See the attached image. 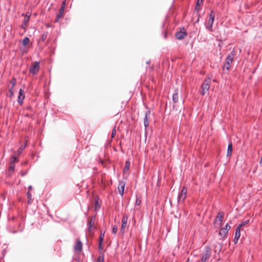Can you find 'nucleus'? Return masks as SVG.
I'll return each mask as SVG.
<instances>
[{"label": "nucleus", "instance_id": "f704fd0d", "mask_svg": "<svg viewBox=\"0 0 262 262\" xmlns=\"http://www.w3.org/2000/svg\"><path fill=\"white\" fill-rule=\"evenodd\" d=\"M9 93H10V96L11 97L13 95V89H12V88H10L9 89Z\"/></svg>", "mask_w": 262, "mask_h": 262}, {"label": "nucleus", "instance_id": "c756f323", "mask_svg": "<svg viewBox=\"0 0 262 262\" xmlns=\"http://www.w3.org/2000/svg\"><path fill=\"white\" fill-rule=\"evenodd\" d=\"M104 237V232L101 233L99 237V242L102 243Z\"/></svg>", "mask_w": 262, "mask_h": 262}, {"label": "nucleus", "instance_id": "9b49d317", "mask_svg": "<svg viewBox=\"0 0 262 262\" xmlns=\"http://www.w3.org/2000/svg\"><path fill=\"white\" fill-rule=\"evenodd\" d=\"M25 97V92L21 89H20L19 91V95L18 97V103L20 104H22Z\"/></svg>", "mask_w": 262, "mask_h": 262}, {"label": "nucleus", "instance_id": "f3484780", "mask_svg": "<svg viewBox=\"0 0 262 262\" xmlns=\"http://www.w3.org/2000/svg\"><path fill=\"white\" fill-rule=\"evenodd\" d=\"M30 19V16L26 15L24 19L23 25L21 26V27L23 29H25V26H27V23L29 22Z\"/></svg>", "mask_w": 262, "mask_h": 262}, {"label": "nucleus", "instance_id": "4c0bfd02", "mask_svg": "<svg viewBox=\"0 0 262 262\" xmlns=\"http://www.w3.org/2000/svg\"><path fill=\"white\" fill-rule=\"evenodd\" d=\"M262 163V156H261V159H260V163Z\"/></svg>", "mask_w": 262, "mask_h": 262}, {"label": "nucleus", "instance_id": "6ab92c4d", "mask_svg": "<svg viewBox=\"0 0 262 262\" xmlns=\"http://www.w3.org/2000/svg\"><path fill=\"white\" fill-rule=\"evenodd\" d=\"M129 167H130V163H129V162L128 161H126V162H125V167H124V168L123 169V172L124 173L127 172L129 170Z\"/></svg>", "mask_w": 262, "mask_h": 262}, {"label": "nucleus", "instance_id": "6e6552de", "mask_svg": "<svg viewBox=\"0 0 262 262\" xmlns=\"http://www.w3.org/2000/svg\"><path fill=\"white\" fill-rule=\"evenodd\" d=\"M230 226L228 224H227L225 225V228H222L220 230V231L219 232V235H221L222 237H224L226 235L228 231L230 230Z\"/></svg>", "mask_w": 262, "mask_h": 262}, {"label": "nucleus", "instance_id": "412c9836", "mask_svg": "<svg viewBox=\"0 0 262 262\" xmlns=\"http://www.w3.org/2000/svg\"><path fill=\"white\" fill-rule=\"evenodd\" d=\"M30 42V39L28 37H26L22 41V44L24 46H26Z\"/></svg>", "mask_w": 262, "mask_h": 262}, {"label": "nucleus", "instance_id": "5701e85b", "mask_svg": "<svg viewBox=\"0 0 262 262\" xmlns=\"http://www.w3.org/2000/svg\"><path fill=\"white\" fill-rule=\"evenodd\" d=\"M127 227V223H122L121 224V227L120 229V232L122 234H123L125 231V228Z\"/></svg>", "mask_w": 262, "mask_h": 262}, {"label": "nucleus", "instance_id": "a211bd4d", "mask_svg": "<svg viewBox=\"0 0 262 262\" xmlns=\"http://www.w3.org/2000/svg\"><path fill=\"white\" fill-rule=\"evenodd\" d=\"M232 152V144L230 143L228 146V149L227 151V156H229L231 155Z\"/></svg>", "mask_w": 262, "mask_h": 262}, {"label": "nucleus", "instance_id": "7c9ffc66", "mask_svg": "<svg viewBox=\"0 0 262 262\" xmlns=\"http://www.w3.org/2000/svg\"><path fill=\"white\" fill-rule=\"evenodd\" d=\"M118 230V227L117 225H115L113 226L112 229V232L114 233H116Z\"/></svg>", "mask_w": 262, "mask_h": 262}, {"label": "nucleus", "instance_id": "7ed1b4c3", "mask_svg": "<svg viewBox=\"0 0 262 262\" xmlns=\"http://www.w3.org/2000/svg\"><path fill=\"white\" fill-rule=\"evenodd\" d=\"M214 18L215 13L213 11H212L209 14V19L206 26V29H208L210 32L213 31L212 25L214 22Z\"/></svg>", "mask_w": 262, "mask_h": 262}, {"label": "nucleus", "instance_id": "58836bf2", "mask_svg": "<svg viewBox=\"0 0 262 262\" xmlns=\"http://www.w3.org/2000/svg\"><path fill=\"white\" fill-rule=\"evenodd\" d=\"M29 189H32V186H30V187H29Z\"/></svg>", "mask_w": 262, "mask_h": 262}, {"label": "nucleus", "instance_id": "2f4dec72", "mask_svg": "<svg viewBox=\"0 0 262 262\" xmlns=\"http://www.w3.org/2000/svg\"><path fill=\"white\" fill-rule=\"evenodd\" d=\"M15 168V165L14 164L10 163V166L9 167V170L10 171H13Z\"/></svg>", "mask_w": 262, "mask_h": 262}, {"label": "nucleus", "instance_id": "1a4fd4ad", "mask_svg": "<svg viewBox=\"0 0 262 262\" xmlns=\"http://www.w3.org/2000/svg\"><path fill=\"white\" fill-rule=\"evenodd\" d=\"M64 7H65V3L64 2L63 3L62 6L59 10V12L57 15V17L55 20V22H58L59 21V19L63 16V12L64 10Z\"/></svg>", "mask_w": 262, "mask_h": 262}, {"label": "nucleus", "instance_id": "9d476101", "mask_svg": "<svg viewBox=\"0 0 262 262\" xmlns=\"http://www.w3.org/2000/svg\"><path fill=\"white\" fill-rule=\"evenodd\" d=\"M95 222V217H92L89 221L88 223V230L89 232H91V230L93 228H94V225Z\"/></svg>", "mask_w": 262, "mask_h": 262}, {"label": "nucleus", "instance_id": "b1692460", "mask_svg": "<svg viewBox=\"0 0 262 262\" xmlns=\"http://www.w3.org/2000/svg\"><path fill=\"white\" fill-rule=\"evenodd\" d=\"M97 262H104V255L103 254L99 255L97 258Z\"/></svg>", "mask_w": 262, "mask_h": 262}, {"label": "nucleus", "instance_id": "f03ea898", "mask_svg": "<svg viewBox=\"0 0 262 262\" xmlns=\"http://www.w3.org/2000/svg\"><path fill=\"white\" fill-rule=\"evenodd\" d=\"M235 56V52L232 51L229 55L227 56L226 62L223 67L224 69H226L227 70H229L230 68V66L232 63L233 58Z\"/></svg>", "mask_w": 262, "mask_h": 262}, {"label": "nucleus", "instance_id": "e433bc0d", "mask_svg": "<svg viewBox=\"0 0 262 262\" xmlns=\"http://www.w3.org/2000/svg\"><path fill=\"white\" fill-rule=\"evenodd\" d=\"M99 250H102V243H99Z\"/></svg>", "mask_w": 262, "mask_h": 262}, {"label": "nucleus", "instance_id": "4468645a", "mask_svg": "<svg viewBox=\"0 0 262 262\" xmlns=\"http://www.w3.org/2000/svg\"><path fill=\"white\" fill-rule=\"evenodd\" d=\"M124 187H125V183L123 182H119V185L118 186V190L119 193L121 194V196H122L123 195Z\"/></svg>", "mask_w": 262, "mask_h": 262}, {"label": "nucleus", "instance_id": "a878e982", "mask_svg": "<svg viewBox=\"0 0 262 262\" xmlns=\"http://www.w3.org/2000/svg\"><path fill=\"white\" fill-rule=\"evenodd\" d=\"M128 221V216L124 214L122 219V223H127Z\"/></svg>", "mask_w": 262, "mask_h": 262}, {"label": "nucleus", "instance_id": "c9c22d12", "mask_svg": "<svg viewBox=\"0 0 262 262\" xmlns=\"http://www.w3.org/2000/svg\"><path fill=\"white\" fill-rule=\"evenodd\" d=\"M25 148V146H24V147H21L20 148H19L18 149V152H19V153H20V152L22 151V150H23Z\"/></svg>", "mask_w": 262, "mask_h": 262}, {"label": "nucleus", "instance_id": "f8f14e48", "mask_svg": "<svg viewBox=\"0 0 262 262\" xmlns=\"http://www.w3.org/2000/svg\"><path fill=\"white\" fill-rule=\"evenodd\" d=\"M150 114V111H148L145 112V117L144 119V124L145 128H147L149 126V118Z\"/></svg>", "mask_w": 262, "mask_h": 262}, {"label": "nucleus", "instance_id": "f257e3e1", "mask_svg": "<svg viewBox=\"0 0 262 262\" xmlns=\"http://www.w3.org/2000/svg\"><path fill=\"white\" fill-rule=\"evenodd\" d=\"M211 80V78L209 77L204 80V82L201 85V95H204L208 92L210 89Z\"/></svg>", "mask_w": 262, "mask_h": 262}, {"label": "nucleus", "instance_id": "ddd939ff", "mask_svg": "<svg viewBox=\"0 0 262 262\" xmlns=\"http://www.w3.org/2000/svg\"><path fill=\"white\" fill-rule=\"evenodd\" d=\"M187 35V33L185 31H181L180 32H177L176 34V37L178 39H182L185 37V36Z\"/></svg>", "mask_w": 262, "mask_h": 262}, {"label": "nucleus", "instance_id": "c85d7f7f", "mask_svg": "<svg viewBox=\"0 0 262 262\" xmlns=\"http://www.w3.org/2000/svg\"><path fill=\"white\" fill-rule=\"evenodd\" d=\"M47 32H44L41 35V39L42 41H44L47 37Z\"/></svg>", "mask_w": 262, "mask_h": 262}, {"label": "nucleus", "instance_id": "4be33fe9", "mask_svg": "<svg viewBox=\"0 0 262 262\" xmlns=\"http://www.w3.org/2000/svg\"><path fill=\"white\" fill-rule=\"evenodd\" d=\"M203 0H198L195 6V9L199 11L201 9L200 5L203 3Z\"/></svg>", "mask_w": 262, "mask_h": 262}, {"label": "nucleus", "instance_id": "dca6fc26", "mask_svg": "<svg viewBox=\"0 0 262 262\" xmlns=\"http://www.w3.org/2000/svg\"><path fill=\"white\" fill-rule=\"evenodd\" d=\"M224 216V213L223 212L220 211L218 213L217 215L216 216V220L217 219L219 220V221L220 222V226L221 225V223L223 221Z\"/></svg>", "mask_w": 262, "mask_h": 262}, {"label": "nucleus", "instance_id": "aec40b11", "mask_svg": "<svg viewBox=\"0 0 262 262\" xmlns=\"http://www.w3.org/2000/svg\"><path fill=\"white\" fill-rule=\"evenodd\" d=\"M179 96H178V93L176 91L175 93L173 94L172 96V100L174 103H176L178 101Z\"/></svg>", "mask_w": 262, "mask_h": 262}, {"label": "nucleus", "instance_id": "0eeeda50", "mask_svg": "<svg viewBox=\"0 0 262 262\" xmlns=\"http://www.w3.org/2000/svg\"><path fill=\"white\" fill-rule=\"evenodd\" d=\"M82 244L79 239H77L76 243L74 246V249L75 252L80 253L82 251Z\"/></svg>", "mask_w": 262, "mask_h": 262}, {"label": "nucleus", "instance_id": "2eb2a0df", "mask_svg": "<svg viewBox=\"0 0 262 262\" xmlns=\"http://www.w3.org/2000/svg\"><path fill=\"white\" fill-rule=\"evenodd\" d=\"M241 229H239V227H237L235 231V236L233 239V242L235 244H236L237 243V241L240 237L241 236Z\"/></svg>", "mask_w": 262, "mask_h": 262}, {"label": "nucleus", "instance_id": "393cba45", "mask_svg": "<svg viewBox=\"0 0 262 262\" xmlns=\"http://www.w3.org/2000/svg\"><path fill=\"white\" fill-rule=\"evenodd\" d=\"M15 83H16V79L13 78L10 81V84L11 86H10V88H12V89H13V88L15 86Z\"/></svg>", "mask_w": 262, "mask_h": 262}, {"label": "nucleus", "instance_id": "39448f33", "mask_svg": "<svg viewBox=\"0 0 262 262\" xmlns=\"http://www.w3.org/2000/svg\"><path fill=\"white\" fill-rule=\"evenodd\" d=\"M39 62L37 61L34 62L32 63V65L29 69V72L33 74H36L39 71Z\"/></svg>", "mask_w": 262, "mask_h": 262}, {"label": "nucleus", "instance_id": "cd10ccee", "mask_svg": "<svg viewBox=\"0 0 262 262\" xmlns=\"http://www.w3.org/2000/svg\"><path fill=\"white\" fill-rule=\"evenodd\" d=\"M17 161V158L16 157H15V156H13V157H12L11 158V161H10V163H12V164H14L15 162H16Z\"/></svg>", "mask_w": 262, "mask_h": 262}, {"label": "nucleus", "instance_id": "bb28decb", "mask_svg": "<svg viewBox=\"0 0 262 262\" xmlns=\"http://www.w3.org/2000/svg\"><path fill=\"white\" fill-rule=\"evenodd\" d=\"M249 223V220H246V221H243L241 224H240L237 227H239V229H241V228L242 227H243V226L248 224Z\"/></svg>", "mask_w": 262, "mask_h": 262}, {"label": "nucleus", "instance_id": "20e7f679", "mask_svg": "<svg viewBox=\"0 0 262 262\" xmlns=\"http://www.w3.org/2000/svg\"><path fill=\"white\" fill-rule=\"evenodd\" d=\"M211 249L208 247H206L205 251L202 254L201 262H206L211 256Z\"/></svg>", "mask_w": 262, "mask_h": 262}, {"label": "nucleus", "instance_id": "473e14b6", "mask_svg": "<svg viewBox=\"0 0 262 262\" xmlns=\"http://www.w3.org/2000/svg\"><path fill=\"white\" fill-rule=\"evenodd\" d=\"M116 134L115 127H114L112 132V137L114 138Z\"/></svg>", "mask_w": 262, "mask_h": 262}, {"label": "nucleus", "instance_id": "423d86ee", "mask_svg": "<svg viewBox=\"0 0 262 262\" xmlns=\"http://www.w3.org/2000/svg\"><path fill=\"white\" fill-rule=\"evenodd\" d=\"M187 189L186 187H183L182 189L180 194L178 195V201L183 202L184 201L187 196Z\"/></svg>", "mask_w": 262, "mask_h": 262}, {"label": "nucleus", "instance_id": "72a5a7b5", "mask_svg": "<svg viewBox=\"0 0 262 262\" xmlns=\"http://www.w3.org/2000/svg\"><path fill=\"white\" fill-rule=\"evenodd\" d=\"M141 204V200L139 199H137L135 202V205L139 206Z\"/></svg>", "mask_w": 262, "mask_h": 262}]
</instances>
